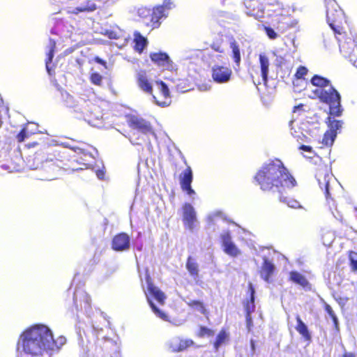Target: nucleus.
<instances>
[{
    "instance_id": "1",
    "label": "nucleus",
    "mask_w": 357,
    "mask_h": 357,
    "mask_svg": "<svg viewBox=\"0 0 357 357\" xmlns=\"http://www.w3.org/2000/svg\"><path fill=\"white\" fill-rule=\"evenodd\" d=\"M255 180L261 190L278 192L280 202L289 207L303 208L297 200L283 195L287 190L296 186V181L281 160L275 159L264 163L257 172Z\"/></svg>"
},
{
    "instance_id": "2",
    "label": "nucleus",
    "mask_w": 357,
    "mask_h": 357,
    "mask_svg": "<svg viewBox=\"0 0 357 357\" xmlns=\"http://www.w3.org/2000/svg\"><path fill=\"white\" fill-rule=\"evenodd\" d=\"M52 332L45 325L36 324L25 331L17 342V357H51Z\"/></svg>"
},
{
    "instance_id": "3",
    "label": "nucleus",
    "mask_w": 357,
    "mask_h": 357,
    "mask_svg": "<svg viewBox=\"0 0 357 357\" xmlns=\"http://www.w3.org/2000/svg\"><path fill=\"white\" fill-rule=\"evenodd\" d=\"M61 95L63 105L73 109V112L79 114V117H83L89 123H93V119L99 120L102 118L98 107L89 101L82 98L77 100L66 91H61Z\"/></svg>"
},
{
    "instance_id": "4",
    "label": "nucleus",
    "mask_w": 357,
    "mask_h": 357,
    "mask_svg": "<svg viewBox=\"0 0 357 357\" xmlns=\"http://www.w3.org/2000/svg\"><path fill=\"white\" fill-rule=\"evenodd\" d=\"M314 93L318 96L321 102L329 105L330 114L340 116L343 109L341 105V96L339 92L331 85L324 89H317Z\"/></svg>"
},
{
    "instance_id": "5",
    "label": "nucleus",
    "mask_w": 357,
    "mask_h": 357,
    "mask_svg": "<svg viewBox=\"0 0 357 357\" xmlns=\"http://www.w3.org/2000/svg\"><path fill=\"white\" fill-rule=\"evenodd\" d=\"M326 8V20L336 35H342L343 22H346L344 13L335 0H325Z\"/></svg>"
},
{
    "instance_id": "6",
    "label": "nucleus",
    "mask_w": 357,
    "mask_h": 357,
    "mask_svg": "<svg viewBox=\"0 0 357 357\" xmlns=\"http://www.w3.org/2000/svg\"><path fill=\"white\" fill-rule=\"evenodd\" d=\"M61 4L75 3V6L70 8L68 13L79 14L80 13H89L101 8L109 0H54Z\"/></svg>"
},
{
    "instance_id": "7",
    "label": "nucleus",
    "mask_w": 357,
    "mask_h": 357,
    "mask_svg": "<svg viewBox=\"0 0 357 357\" xmlns=\"http://www.w3.org/2000/svg\"><path fill=\"white\" fill-rule=\"evenodd\" d=\"M146 283H147V291L149 294H145L146 295L147 301L149 303L150 307H151L153 312L159 318L162 319L164 321H167V315L159 310L157 306L154 304L152 300L150 298V296L153 297L159 303H163L165 296L162 291H161L158 287H155L150 281L149 276L146 277Z\"/></svg>"
},
{
    "instance_id": "8",
    "label": "nucleus",
    "mask_w": 357,
    "mask_h": 357,
    "mask_svg": "<svg viewBox=\"0 0 357 357\" xmlns=\"http://www.w3.org/2000/svg\"><path fill=\"white\" fill-rule=\"evenodd\" d=\"M339 42L340 51L345 58H348L354 66L357 67V41L351 33L344 40L336 36Z\"/></svg>"
},
{
    "instance_id": "9",
    "label": "nucleus",
    "mask_w": 357,
    "mask_h": 357,
    "mask_svg": "<svg viewBox=\"0 0 357 357\" xmlns=\"http://www.w3.org/2000/svg\"><path fill=\"white\" fill-rule=\"evenodd\" d=\"M73 301L76 310H83L87 316L91 311V298L88 294L81 287H77L74 291Z\"/></svg>"
},
{
    "instance_id": "10",
    "label": "nucleus",
    "mask_w": 357,
    "mask_h": 357,
    "mask_svg": "<svg viewBox=\"0 0 357 357\" xmlns=\"http://www.w3.org/2000/svg\"><path fill=\"white\" fill-rule=\"evenodd\" d=\"M174 7V4L172 0H164L162 5L155 7L151 14L152 28L159 27L161 24L160 20L166 18L167 11Z\"/></svg>"
},
{
    "instance_id": "11",
    "label": "nucleus",
    "mask_w": 357,
    "mask_h": 357,
    "mask_svg": "<svg viewBox=\"0 0 357 357\" xmlns=\"http://www.w3.org/2000/svg\"><path fill=\"white\" fill-rule=\"evenodd\" d=\"M183 211V222L185 229L193 232L198 220L197 218V213L195 208L189 203H185L182 207Z\"/></svg>"
},
{
    "instance_id": "12",
    "label": "nucleus",
    "mask_w": 357,
    "mask_h": 357,
    "mask_svg": "<svg viewBox=\"0 0 357 357\" xmlns=\"http://www.w3.org/2000/svg\"><path fill=\"white\" fill-rule=\"evenodd\" d=\"M151 60L157 66L169 71H176L178 68L169 55L162 52L150 53Z\"/></svg>"
},
{
    "instance_id": "13",
    "label": "nucleus",
    "mask_w": 357,
    "mask_h": 357,
    "mask_svg": "<svg viewBox=\"0 0 357 357\" xmlns=\"http://www.w3.org/2000/svg\"><path fill=\"white\" fill-rule=\"evenodd\" d=\"M220 237L223 251L227 255L236 257L241 255V250L232 241L231 235L229 231H222Z\"/></svg>"
},
{
    "instance_id": "14",
    "label": "nucleus",
    "mask_w": 357,
    "mask_h": 357,
    "mask_svg": "<svg viewBox=\"0 0 357 357\" xmlns=\"http://www.w3.org/2000/svg\"><path fill=\"white\" fill-rule=\"evenodd\" d=\"M156 86L159 91V94L158 96L152 94L155 103L160 107L169 106L172 102V100L167 85L162 81H157Z\"/></svg>"
},
{
    "instance_id": "15",
    "label": "nucleus",
    "mask_w": 357,
    "mask_h": 357,
    "mask_svg": "<svg viewBox=\"0 0 357 357\" xmlns=\"http://www.w3.org/2000/svg\"><path fill=\"white\" fill-rule=\"evenodd\" d=\"M129 126L143 135H154L151 123L142 117L132 115L128 120Z\"/></svg>"
},
{
    "instance_id": "16",
    "label": "nucleus",
    "mask_w": 357,
    "mask_h": 357,
    "mask_svg": "<svg viewBox=\"0 0 357 357\" xmlns=\"http://www.w3.org/2000/svg\"><path fill=\"white\" fill-rule=\"evenodd\" d=\"M245 13L249 16H253L256 19L264 17L265 8L261 0H245Z\"/></svg>"
},
{
    "instance_id": "17",
    "label": "nucleus",
    "mask_w": 357,
    "mask_h": 357,
    "mask_svg": "<svg viewBox=\"0 0 357 357\" xmlns=\"http://www.w3.org/2000/svg\"><path fill=\"white\" fill-rule=\"evenodd\" d=\"M231 70L220 65H215L212 68V77L214 82L218 84L227 83L230 80Z\"/></svg>"
},
{
    "instance_id": "18",
    "label": "nucleus",
    "mask_w": 357,
    "mask_h": 357,
    "mask_svg": "<svg viewBox=\"0 0 357 357\" xmlns=\"http://www.w3.org/2000/svg\"><path fill=\"white\" fill-rule=\"evenodd\" d=\"M130 247V238L124 233H120L114 236L112 241V248L116 252L128 250Z\"/></svg>"
},
{
    "instance_id": "19",
    "label": "nucleus",
    "mask_w": 357,
    "mask_h": 357,
    "mask_svg": "<svg viewBox=\"0 0 357 357\" xmlns=\"http://www.w3.org/2000/svg\"><path fill=\"white\" fill-rule=\"evenodd\" d=\"M73 27L67 22L62 20H56L51 29V33L60 36L62 38H70Z\"/></svg>"
},
{
    "instance_id": "20",
    "label": "nucleus",
    "mask_w": 357,
    "mask_h": 357,
    "mask_svg": "<svg viewBox=\"0 0 357 357\" xmlns=\"http://www.w3.org/2000/svg\"><path fill=\"white\" fill-rule=\"evenodd\" d=\"M229 48L231 50V57L234 62V69L237 70L240 67L241 61V47L242 43L238 41L234 38H231L229 40Z\"/></svg>"
},
{
    "instance_id": "21",
    "label": "nucleus",
    "mask_w": 357,
    "mask_h": 357,
    "mask_svg": "<svg viewBox=\"0 0 357 357\" xmlns=\"http://www.w3.org/2000/svg\"><path fill=\"white\" fill-rule=\"evenodd\" d=\"M56 40L54 39L50 38L48 44L45 47V52L47 56V58L45 59V67L47 72L50 75H51L52 74V72L54 71V65H52V59L54 56Z\"/></svg>"
},
{
    "instance_id": "22",
    "label": "nucleus",
    "mask_w": 357,
    "mask_h": 357,
    "mask_svg": "<svg viewBox=\"0 0 357 357\" xmlns=\"http://www.w3.org/2000/svg\"><path fill=\"white\" fill-rule=\"evenodd\" d=\"M61 145L63 146V147L70 148L72 150H73L77 154L81 155L82 156L80 157L79 161H78V162L79 163L82 162V164L85 167V168H88L89 165V164L86 163V162H91L90 159L91 160L94 159V156L91 153H90L82 148L71 147L68 142H62V143H61Z\"/></svg>"
},
{
    "instance_id": "23",
    "label": "nucleus",
    "mask_w": 357,
    "mask_h": 357,
    "mask_svg": "<svg viewBox=\"0 0 357 357\" xmlns=\"http://www.w3.org/2000/svg\"><path fill=\"white\" fill-rule=\"evenodd\" d=\"M136 77L139 88L146 93L152 94V84L148 77L146 73L144 70H140L137 73Z\"/></svg>"
},
{
    "instance_id": "24",
    "label": "nucleus",
    "mask_w": 357,
    "mask_h": 357,
    "mask_svg": "<svg viewBox=\"0 0 357 357\" xmlns=\"http://www.w3.org/2000/svg\"><path fill=\"white\" fill-rule=\"evenodd\" d=\"M264 262L261 266L260 275L261 277L267 282L275 271V265L266 257H263Z\"/></svg>"
},
{
    "instance_id": "25",
    "label": "nucleus",
    "mask_w": 357,
    "mask_h": 357,
    "mask_svg": "<svg viewBox=\"0 0 357 357\" xmlns=\"http://www.w3.org/2000/svg\"><path fill=\"white\" fill-rule=\"evenodd\" d=\"M248 291L250 294L249 298L247 299L245 302H244V308L246 312V314L251 315L252 312L255 310V289L252 283L248 284Z\"/></svg>"
},
{
    "instance_id": "26",
    "label": "nucleus",
    "mask_w": 357,
    "mask_h": 357,
    "mask_svg": "<svg viewBox=\"0 0 357 357\" xmlns=\"http://www.w3.org/2000/svg\"><path fill=\"white\" fill-rule=\"evenodd\" d=\"M185 267L190 276L196 280L199 277V265L196 260L191 256H189L186 261Z\"/></svg>"
},
{
    "instance_id": "27",
    "label": "nucleus",
    "mask_w": 357,
    "mask_h": 357,
    "mask_svg": "<svg viewBox=\"0 0 357 357\" xmlns=\"http://www.w3.org/2000/svg\"><path fill=\"white\" fill-rule=\"evenodd\" d=\"M259 63L261 68V77L264 83L266 84L268 82L269 60L268 58L263 54H259Z\"/></svg>"
},
{
    "instance_id": "28",
    "label": "nucleus",
    "mask_w": 357,
    "mask_h": 357,
    "mask_svg": "<svg viewBox=\"0 0 357 357\" xmlns=\"http://www.w3.org/2000/svg\"><path fill=\"white\" fill-rule=\"evenodd\" d=\"M193 180L192 170L190 166L184 169L179 176L181 188L191 185Z\"/></svg>"
},
{
    "instance_id": "29",
    "label": "nucleus",
    "mask_w": 357,
    "mask_h": 357,
    "mask_svg": "<svg viewBox=\"0 0 357 357\" xmlns=\"http://www.w3.org/2000/svg\"><path fill=\"white\" fill-rule=\"evenodd\" d=\"M135 49L139 52H142L148 44L146 38L143 36L139 31H135L133 33Z\"/></svg>"
},
{
    "instance_id": "30",
    "label": "nucleus",
    "mask_w": 357,
    "mask_h": 357,
    "mask_svg": "<svg viewBox=\"0 0 357 357\" xmlns=\"http://www.w3.org/2000/svg\"><path fill=\"white\" fill-rule=\"evenodd\" d=\"M289 278L291 282L299 284L303 287H306L309 284V282L305 276L298 271H291L289 273Z\"/></svg>"
},
{
    "instance_id": "31",
    "label": "nucleus",
    "mask_w": 357,
    "mask_h": 357,
    "mask_svg": "<svg viewBox=\"0 0 357 357\" xmlns=\"http://www.w3.org/2000/svg\"><path fill=\"white\" fill-rule=\"evenodd\" d=\"M296 322L297 325L296 326V331L306 340H310L311 335L308 331L307 326L301 320L299 315L296 316Z\"/></svg>"
},
{
    "instance_id": "32",
    "label": "nucleus",
    "mask_w": 357,
    "mask_h": 357,
    "mask_svg": "<svg viewBox=\"0 0 357 357\" xmlns=\"http://www.w3.org/2000/svg\"><path fill=\"white\" fill-rule=\"evenodd\" d=\"M311 83L312 85L317 86V89H324L331 85L329 79L318 75H315L312 77Z\"/></svg>"
},
{
    "instance_id": "33",
    "label": "nucleus",
    "mask_w": 357,
    "mask_h": 357,
    "mask_svg": "<svg viewBox=\"0 0 357 357\" xmlns=\"http://www.w3.org/2000/svg\"><path fill=\"white\" fill-rule=\"evenodd\" d=\"M335 116L331 115L328 117V126L331 131L335 132L337 135V131L340 130L342 128L344 122L341 120H336L334 117Z\"/></svg>"
},
{
    "instance_id": "34",
    "label": "nucleus",
    "mask_w": 357,
    "mask_h": 357,
    "mask_svg": "<svg viewBox=\"0 0 357 357\" xmlns=\"http://www.w3.org/2000/svg\"><path fill=\"white\" fill-rule=\"evenodd\" d=\"M336 137L337 135L335 132L328 130L324 135L321 143L326 146H331L333 144Z\"/></svg>"
},
{
    "instance_id": "35",
    "label": "nucleus",
    "mask_w": 357,
    "mask_h": 357,
    "mask_svg": "<svg viewBox=\"0 0 357 357\" xmlns=\"http://www.w3.org/2000/svg\"><path fill=\"white\" fill-rule=\"evenodd\" d=\"M332 176L329 174H325L323 177L322 181L318 178L319 187L323 190L324 188L326 197L328 199L330 196L329 193V181Z\"/></svg>"
},
{
    "instance_id": "36",
    "label": "nucleus",
    "mask_w": 357,
    "mask_h": 357,
    "mask_svg": "<svg viewBox=\"0 0 357 357\" xmlns=\"http://www.w3.org/2000/svg\"><path fill=\"white\" fill-rule=\"evenodd\" d=\"M53 347L51 349V357L55 351H57L66 342V339L63 336L59 337L56 340L52 337Z\"/></svg>"
},
{
    "instance_id": "37",
    "label": "nucleus",
    "mask_w": 357,
    "mask_h": 357,
    "mask_svg": "<svg viewBox=\"0 0 357 357\" xmlns=\"http://www.w3.org/2000/svg\"><path fill=\"white\" fill-rule=\"evenodd\" d=\"M228 335L227 333L225 331H221L217 337L216 340L214 343V347L215 349L217 351L219 347L225 342L226 339L227 338Z\"/></svg>"
},
{
    "instance_id": "38",
    "label": "nucleus",
    "mask_w": 357,
    "mask_h": 357,
    "mask_svg": "<svg viewBox=\"0 0 357 357\" xmlns=\"http://www.w3.org/2000/svg\"><path fill=\"white\" fill-rule=\"evenodd\" d=\"M152 12H153V10H151L150 9H146V8H140L138 10V15L140 17L144 18V19H146L147 17L149 18V22H146V23L148 25L150 24L151 26H152V22H151Z\"/></svg>"
},
{
    "instance_id": "39",
    "label": "nucleus",
    "mask_w": 357,
    "mask_h": 357,
    "mask_svg": "<svg viewBox=\"0 0 357 357\" xmlns=\"http://www.w3.org/2000/svg\"><path fill=\"white\" fill-rule=\"evenodd\" d=\"M180 342V337H174L169 340L168 342V346L172 351H179Z\"/></svg>"
},
{
    "instance_id": "40",
    "label": "nucleus",
    "mask_w": 357,
    "mask_h": 357,
    "mask_svg": "<svg viewBox=\"0 0 357 357\" xmlns=\"http://www.w3.org/2000/svg\"><path fill=\"white\" fill-rule=\"evenodd\" d=\"M188 305L190 306L191 307H193L198 311H199L201 313L204 314L205 311V308L204 307V305L202 302L199 301H190L188 303Z\"/></svg>"
},
{
    "instance_id": "41",
    "label": "nucleus",
    "mask_w": 357,
    "mask_h": 357,
    "mask_svg": "<svg viewBox=\"0 0 357 357\" xmlns=\"http://www.w3.org/2000/svg\"><path fill=\"white\" fill-rule=\"evenodd\" d=\"M91 82L97 86H100L102 81V76L98 73H93L90 76Z\"/></svg>"
},
{
    "instance_id": "42",
    "label": "nucleus",
    "mask_w": 357,
    "mask_h": 357,
    "mask_svg": "<svg viewBox=\"0 0 357 357\" xmlns=\"http://www.w3.org/2000/svg\"><path fill=\"white\" fill-rule=\"evenodd\" d=\"M351 268L354 272L357 271V253L352 252L349 256Z\"/></svg>"
},
{
    "instance_id": "43",
    "label": "nucleus",
    "mask_w": 357,
    "mask_h": 357,
    "mask_svg": "<svg viewBox=\"0 0 357 357\" xmlns=\"http://www.w3.org/2000/svg\"><path fill=\"white\" fill-rule=\"evenodd\" d=\"M193 344L192 340L190 339H181L180 345H179V351L185 349Z\"/></svg>"
},
{
    "instance_id": "44",
    "label": "nucleus",
    "mask_w": 357,
    "mask_h": 357,
    "mask_svg": "<svg viewBox=\"0 0 357 357\" xmlns=\"http://www.w3.org/2000/svg\"><path fill=\"white\" fill-rule=\"evenodd\" d=\"M28 137L27 128H24L22 130L17 134L16 138L18 142H22L24 139Z\"/></svg>"
},
{
    "instance_id": "45",
    "label": "nucleus",
    "mask_w": 357,
    "mask_h": 357,
    "mask_svg": "<svg viewBox=\"0 0 357 357\" xmlns=\"http://www.w3.org/2000/svg\"><path fill=\"white\" fill-rule=\"evenodd\" d=\"M264 30L266 35L270 39L273 40L278 37V33L271 27L264 26Z\"/></svg>"
},
{
    "instance_id": "46",
    "label": "nucleus",
    "mask_w": 357,
    "mask_h": 357,
    "mask_svg": "<svg viewBox=\"0 0 357 357\" xmlns=\"http://www.w3.org/2000/svg\"><path fill=\"white\" fill-rule=\"evenodd\" d=\"M307 69L305 66H300L296 73V77L298 79H302L304 77V76L307 74Z\"/></svg>"
},
{
    "instance_id": "47",
    "label": "nucleus",
    "mask_w": 357,
    "mask_h": 357,
    "mask_svg": "<svg viewBox=\"0 0 357 357\" xmlns=\"http://www.w3.org/2000/svg\"><path fill=\"white\" fill-rule=\"evenodd\" d=\"M200 335L202 336H204V335H206V336H212L214 335V332L213 331H212L211 329L207 328V327H205V326H202L200 328Z\"/></svg>"
},
{
    "instance_id": "48",
    "label": "nucleus",
    "mask_w": 357,
    "mask_h": 357,
    "mask_svg": "<svg viewBox=\"0 0 357 357\" xmlns=\"http://www.w3.org/2000/svg\"><path fill=\"white\" fill-rule=\"evenodd\" d=\"M276 7L277 8L276 9H268L267 10V12H268V15H282V9L280 8V6L279 4H277L276 5Z\"/></svg>"
},
{
    "instance_id": "49",
    "label": "nucleus",
    "mask_w": 357,
    "mask_h": 357,
    "mask_svg": "<svg viewBox=\"0 0 357 357\" xmlns=\"http://www.w3.org/2000/svg\"><path fill=\"white\" fill-rule=\"evenodd\" d=\"M324 308L326 312L331 319H333L335 317H337L334 310H333L332 307L330 305H328V303H325Z\"/></svg>"
},
{
    "instance_id": "50",
    "label": "nucleus",
    "mask_w": 357,
    "mask_h": 357,
    "mask_svg": "<svg viewBox=\"0 0 357 357\" xmlns=\"http://www.w3.org/2000/svg\"><path fill=\"white\" fill-rule=\"evenodd\" d=\"M81 357H93V356L92 355H91L90 354H89L88 352H86V353H84V354H82ZM102 357H121V355H120L119 351H114L111 355H104Z\"/></svg>"
},
{
    "instance_id": "51",
    "label": "nucleus",
    "mask_w": 357,
    "mask_h": 357,
    "mask_svg": "<svg viewBox=\"0 0 357 357\" xmlns=\"http://www.w3.org/2000/svg\"><path fill=\"white\" fill-rule=\"evenodd\" d=\"M245 319H246V326H247L248 332H250L251 331L252 327L253 326V323H252V319L251 315L246 314Z\"/></svg>"
},
{
    "instance_id": "52",
    "label": "nucleus",
    "mask_w": 357,
    "mask_h": 357,
    "mask_svg": "<svg viewBox=\"0 0 357 357\" xmlns=\"http://www.w3.org/2000/svg\"><path fill=\"white\" fill-rule=\"evenodd\" d=\"M181 189L186 192V193L189 195V196H192L193 195H195V190L192 188L191 187V185H186V186H184V187H182Z\"/></svg>"
},
{
    "instance_id": "53",
    "label": "nucleus",
    "mask_w": 357,
    "mask_h": 357,
    "mask_svg": "<svg viewBox=\"0 0 357 357\" xmlns=\"http://www.w3.org/2000/svg\"><path fill=\"white\" fill-rule=\"evenodd\" d=\"M285 20H287V24L288 27H294L298 24V20L295 19H290L289 17H286Z\"/></svg>"
},
{
    "instance_id": "54",
    "label": "nucleus",
    "mask_w": 357,
    "mask_h": 357,
    "mask_svg": "<svg viewBox=\"0 0 357 357\" xmlns=\"http://www.w3.org/2000/svg\"><path fill=\"white\" fill-rule=\"evenodd\" d=\"M106 35L110 39H116L119 38L118 33L114 31H107Z\"/></svg>"
},
{
    "instance_id": "55",
    "label": "nucleus",
    "mask_w": 357,
    "mask_h": 357,
    "mask_svg": "<svg viewBox=\"0 0 357 357\" xmlns=\"http://www.w3.org/2000/svg\"><path fill=\"white\" fill-rule=\"evenodd\" d=\"M294 123H295V121H291L289 122V127H290V129H291V135L294 137H299V135L296 134L297 132L296 130L294 132H293V130H294Z\"/></svg>"
},
{
    "instance_id": "56",
    "label": "nucleus",
    "mask_w": 357,
    "mask_h": 357,
    "mask_svg": "<svg viewBox=\"0 0 357 357\" xmlns=\"http://www.w3.org/2000/svg\"><path fill=\"white\" fill-rule=\"evenodd\" d=\"M222 213L221 211H216L208 216V219L213 221L215 217H222Z\"/></svg>"
},
{
    "instance_id": "57",
    "label": "nucleus",
    "mask_w": 357,
    "mask_h": 357,
    "mask_svg": "<svg viewBox=\"0 0 357 357\" xmlns=\"http://www.w3.org/2000/svg\"><path fill=\"white\" fill-rule=\"evenodd\" d=\"M300 149L302 150V151H306V152H308V153H312L313 151H312V148L310 146H307V145H301L300 146Z\"/></svg>"
},
{
    "instance_id": "58",
    "label": "nucleus",
    "mask_w": 357,
    "mask_h": 357,
    "mask_svg": "<svg viewBox=\"0 0 357 357\" xmlns=\"http://www.w3.org/2000/svg\"><path fill=\"white\" fill-rule=\"evenodd\" d=\"M333 320V324H334V327L335 328V330L337 331H339V321H338V319L337 317H335V318L332 319Z\"/></svg>"
},
{
    "instance_id": "59",
    "label": "nucleus",
    "mask_w": 357,
    "mask_h": 357,
    "mask_svg": "<svg viewBox=\"0 0 357 357\" xmlns=\"http://www.w3.org/2000/svg\"><path fill=\"white\" fill-rule=\"evenodd\" d=\"M105 175V172L102 169H98L96 171V176L99 179H102Z\"/></svg>"
},
{
    "instance_id": "60",
    "label": "nucleus",
    "mask_w": 357,
    "mask_h": 357,
    "mask_svg": "<svg viewBox=\"0 0 357 357\" xmlns=\"http://www.w3.org/2000/svg\"><path fill=\"white\" fill-rule=\"evenodd\" d=\"M342 357H356L353 353H345Z\"/></svg>"
},
{
    "instance_id": "61",
    "label": "nucleus",
    "mask_w": 357,
    "mask_h": 357,
    "mask_svg": "<svg viewBox=\"0 0 357 357\" xmlns=\"http://www.w3.org/2000/svg\"><path fill=\"white\" fill-rule=\"evenodd\" d=\"M38 142H33V143H29L28 144V147L29 148H33V147H35L36 145H38Z\"/></svg>"
},
{
    "instance_id": "62",
    "label": "nucleus",
    "mask_w": 357,
    "mask_h": 357,
    "mask_svg": "<svg viewBox=\"0 0 357 357\" xmlns=\"http://www.w3.org/2000/svg\"><path fill=\"white\" fill-rule=\"evenodd\" d=\"M250 346H251L252 350L254 351L255 349V342L253 340H251V341H250Z\"/></svg>"
},
{
    "instance_id": "63",
    "label": "nucleus",
    "mask_w": 357,
    "mask_h": 357,
    "mask_svg": "<svg viewBox=\"0 0 357 357\" xmlns=\"http://www.w3.org/2000/svg\"><path fill=\"white\" fill-rule=\"evenodd\" d=\"M96 61H97L98 63H101V64H105V62L102 59H100V58H98V57H97V58L96 59Z\"/></svg>"
},
{
    "instance_id": "64",
    "label": "nucleus",
    "mask_w": 357,
    "mask_h": 357,
    "mask_svg": "<svg viewBox=\"0 0 357 357\" xmlns=\"http://www.w3.org/2000/svg\"><path fill=\"white\" fill-rule=\"evenodd\" d=\"M73 52V50L71 48H69V49H67L65 50V54H70Z\"/></svg>"
}]
</instances>
